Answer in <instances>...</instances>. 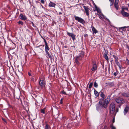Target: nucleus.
Listing matches in <instances>:
<instances>
[{
    "mask_svg": "<svg viewBox=\"0 0 129 129\" xmlns=\"http://www.w3.org/2000/svg\"><path fill=\"white\" fill-rule=\"evenodd\" d=\"M17 23L22 25H23L24 24L23 22L21 21H19L17 22Z\"/></svg>",
    "mask_w": 129,
    "mask_h": 129,
    "instance_id": "obj_26",
    "label": "nucleus"
},
{
    "mask_svg": "<svg viewBox=\"0 0 129 129\" xmlns=\"http://www.w3.org/2000/svg\"><path fill=\"white\" fill-rule=\"evenodd\" d=\"M129 27V26L127 27Z\"/></svg>",
    "mask_w": 129,
    "mask_h": 129,
    "instance_id": "obj_53",
    "label": "nucleus"
},
{
    "mask_svg": "<svg viewBox=\"0 0 129 129\" xmlns=\"http://www.w3.org/2000/svg\"><path fill=\"white\" fill-rule=\"evenodd\" d=\"M45 15H47V16H49V15H47V14H45Z\"/></svg>",
    "mask_w": 129,
    "mask_h": 129,
    "instance_id": "obj_52",
    "label": "nucleus"
},
{
    "mask_svg": "<svg viewBox=\"0 0 129 129\" xmlns=\"http://www.w3.org/2000/svg\"><path fill=\"white\" fill-rule=\"evenodd\" d=\"M64 47L66 48H68V47L67 46H64Z\"/></svg>",
    "mask_w": 129,
    "mask_h": 129,
    "instance_id": "obj_47",
    "label": "nucleus"
},
{
    "mask_svg": "<svg viewBox=\"0 0 129 129\" xmlns=\"http://www.w3.org/2000/svg\"><path fill=\"white\" fill-rule=\"evenodd\" d=\"M91 28L92 31L93 33L96 34L98 32V31L93 26Z\"/></svg>",
    "mask_w": 129,
    "mask_h": 129,
    "instance_id": "obj_17",
    "label": "nucleus"
},
{
    "mask_svg": "<svg viewBox=\"0 0 129 129\" xmlns=\"http://www.w3.org/2000/svg\"><path fill=\"white\" fill-rule=\"evenodd\" d=\"M128 7H129V4H128Z\"/></svg>",
    "mask_w": 129,
    "mask_h": 129,
    "instance_id": "obj_54",
    "label": "nucleus"
},
{
    "mask_svg": "<svg viewBox=\"0 0 129 129\" xmlns=\"http://www.w3.org/2000/svg\"><path fill=\"white\" fill-rule=\"evenodd\" d=\"M94 95H95V96H96V97H98L99 95V94L98 92L95 89H94Z\"/></svg>",
    "mask_w": 129,
    "mask_h": 129,
    "instance_id": "obj_19",
    "label": "nucleus"
},
{
    "mask_svg": "<svg viewBox=\"0 0 129 129\" xmlns=\"http://www.w3.org/2000/svg\"><path fill=\"white\" fill-rule=\"evenodd\" d=\"M113 3H110V6H111L113 5Z\"/></svg>",
    "mask_w": 129,
    "mask_h": 129,
    "instance_id": "obj_45",
    "label": "nucleus"
},
{
    "mask_svg": "<svg viewBox=\"0 0 129 129\" xmlns=\"http://www.w3.org/2000/svg\"><path fill=\"white\" fill-rule=\"evenodd\" d=\"M93 67L91 70V71L94 72L95 70H97V67L95 63L93 62Z\"/></svg>",
    "mask_w": 129,
    "mask_h": 129,
    "instance_id": "obj_7",
    "label": "nucleus"
},
{
    "mask_svg": "<svg viewBox=\"0 0 129 129\" xmlns=\"http://www.w3.org/2000/svg\"><path fill=\"white\" fill-rule=\"evenodd\" d=\"M84 52H81L80 53L79 55L76 56L75 61L76 63L77 64H78L79 63V61L82 59V58L84 56Z\"/></svg>",
    "mask_w": 129,
    "mask_h": 129,
    "instance_id": "obj_3",
    "label": "nucleus"
},
{
    "mask_svg": "<svg viewBox=\"0 0 129 129\" xmlns=\"http://www.w3.org/2000/svg\"><path fill=\"white\" fill-rule=\"evenodd\" d=\"M110 108H115V104L113 103H111L110 106Z\"/></svg>",
    "mask_w": 129,
    "mask_h": 129,
    "instance_id": "obj_20",
    "label": "nucleus"
},
{
    "mask_svg": "<svg viewBox=\"0 0 129 129\" xmlns=\"http://www.w3.org/2000/svg\"><path fill=\"white\" fill-rule=\"evenodd\" d=\"M129 110V107L126 106L125 108L123 111V113L124 115H125L127 113Z\"/></svg>",
    "mask_w": 129,
    "mask_h": 129,
    "instance_id": "obj_12",
    "label": "nucleus"
},
{
    "mask_svg": "<svg viewBox=\"0 0 129 129\" xmlns=\"http://www.w3.org/2000/svg\"><path fill=\"white\" fill-rule=\"evenodd\" d=\"M125 10H126L127 11L128 10V8L127 7H123L122 8V10L121 11H124Z\"/></svg>",
    "mask_w": 129,
    "mask_h": 129,
    "instance_id": "obj_21",
    "label": "nucleus"
},
{
    "mask_svg": "<svg viewBox=\"0 0 129 129\" xmlns=\"http://www.w3.org/2000/svg\"><path fill=\"white\" fill-rule=\"evenodd\" d=\"M121 96L123 97H129V94L125 92H123L121 93Z\"/></svg>",
    "mask_w": 129,
    "mask_h": 129,
    "instance_id": "obj_15",
    "label": "nucleus"
},
{
    "mask_svg": "<svg viewBox=\"0 0 129 129\" xmlns=\"http://www.w3.org/2000/svg\"><path fill=\"white\" fill-rule=\"evenodd\" d=\"M19 18L20 19L24 20H26L27 18L25 15H23L22 14H20L19 16Z\"/></svg>",
    "mask_w": 129,
    "mask_h": 129,
    "instance_id": "obj_10",
    "label": "nucleus"
},
{
    "mask_svg": "<svg viewBox=\"0 0 129 129\" xmlns=\"http://www.w3.org/2000/svg\"><path fill=\"white\" fill-rule=\"evenodd\" d=\"M118 71H116V72H114V73L113 75L114 76H116L118 74Z\"/></svg>",
    "mask_w": 129,
    "mask_h": 129,
    "instance_id": "obj_29",
    "label": "nucleus"
},
{
    "mask_svg": "<svg viewBox=\"0 0 129 129\" xmlns=\"http://www.w3.org/2000/svg\"><path fill=\"white\" fill-rule=\"evenodd\" d=\"M41 2L42 3L44 4L45 3V1L44 0H41Z\"/></svg>",
    "mask_w": 129,
    "mask_h": 129,
    "instance_id": "obj_39",
    "label": "nucleus"
},
{
    "mask_svg": "<svg viewBox=\"0 0 129 129\" xmlns=\"http://www.w3.org/2000/svg\"><path fill=\"white\" fill-rule=\"evenodd\" d=\"M110 101V99L107 98L105 99L103 103L101 101H100L99 104H97L96 106L97 110L98 111H100V110L103 109V108H106Z\"/></svg>",
    "mask_w": 129,
    "mask_h": 129,
    "instance_id": "obj_1",
    "label": "nucleus"
},
{
    "mask_svg": "<svg viewBox=\"0 0 129 129\" xmlns=\"http://www.w3.org/2000/svg\"><path fill=\"white\" fill-rule=\"evenodd\" d=\"M112 129H116V128L115 127L112 126L111 127Z\"/></svg>",
    "mask_w": 129,
    "mask_h": 129,
    "instance_id": "obj_44",
    "label": "nucleus"
},
{
    "mask_svg": "<svg viewBox=\"0 0 129 129\" xmlns=\"http://www.w3.org/2000/svg\"><path fill=\"white\" fill-rule=\"evenodd\" d=\"M115 101L118 104H123L125 103L124 100L122 98L120 97L117 98L115 99Z\"/></svg>",
    "mask_w": 129,
    "mask_h": 129,
    "instance_id": "obj_4",
    "label": "nucleus"
},
{
    "mask_svg": "<svg viewBox=\"0 0 129 129\" xmlns=\"http://www.w3.org/2000/svg\"><path fill=\"white\" fill-rule=\"evenodd\" d=\"M115 108H110V113L112 114H114L115 111Z\"/></svg>",
    "mask_w": 129,
    "mask_h": 129,
    "instance_id": "obj_16",
    "label": "nucleus"
},
{
    "mask_svg": "<svg viewBox=\"0 0 129 129\" xmlns=\"http://www.w3.org/2000/svg\"><path fill=\"white\" fill-rule=\"evenodd\" d=\"M74 17L75 20L79 22L82 24H84L85 23V21L83 19L78 16H76L75 15L74 16Z\"/></svg>",
    "mask_w": 129,
    "mask_h": 129,
    "instance_id": "obj_5",
    "label": "nucleus"
},
{
    "mask_svg": "<svg viewBox=\"0 0 129 129\" xmlns=\"http://www.w3.org/2000/svg\"><path fill=\"white\" fill-rule=\"evenodd\" d=\"M49 125L48 124H46L45 127V129H49Z\"/></svg>",
    "mask_w": 129,
    "mask_h": 129,
    "instance_id": "obj_27",
    "label": "nucleus"
},
{
    "mask_svg": "<svg viewBox=\"0 0 129 129\" xmlns=\"http://www.w3.org/2000/svg\"><path fill=\"white\" fill-rule=\"evenodd\" d=\"M94 86L96 88H97L98 87V84L95 81L94 83Z\"/></svg>",
    "mask_w": 129,
    "mask_h": 129,
    "instance_id": "obj_25",
    "label": "nucleus"
},
{
    "mask_svg": "<svg viewBox=\"0 0 129 129\" xmlns=\"http://www.w3.org/2000/svg\"><path fill=\"white\" fill-rule=\"evenodd\" d=\"M44 41L45 43V51L46 54L47 55L46 57L48 58H50L52 59V57L51 54H50L49 52V48L46 40L44 39Z\"/></svg>",
    "mask_w": 129,
    "mask_h": 129,
    "instance_id": "obj_2",
    "label": "nucleus"
},
{
    "mask_svg": "<svg viewBox=\"0 0 129 129\" xmlns=\"http://www.w3.org/2000/svg\"><path fill=\"white\" fill-rule=\"evenodd\" d=\"M39 84L42 87H45L46 85L45 81L44 80H40L39 81Z\"/></svg>",
    "mask_w": 129,
    "mask_h": 129,
    "instance_id": "obj_6",
    "label": "nucleus"
},
{
    "mask_svg": "<svg viewBox=\"0 0 129 129\" xmlns=\"http://www.w3.org/2000/svg\"><path fill=\"white\" fill-rule=\"evenodd\" d=\"M126 27V26H124L120 27L119 28L120 30H122V31H124L125 30V28Z\"/></svg>",
    "mask_w": 129,
    "mask_h": 129,
    "instance_id": "obj_24",
    "label": "nucleus"
},
{
    "mask_svg": "<svg viewBox=\"0 0 129 129\" xmlns=\"http://www.w3.org/2000/svg\"><path fill=\"white\" fill-rule=\"evenodd\" d=\"M63 100V99L62 98H61L60 100V103L61 104H62L63 103L62 101Z\"/></svg>",
    "mask_w": 129,
    "mask_h": 129,
    "instance_id": "obj_36",
    "label": "nucleus"
},
{
    "mask_svg": "<svg viewBox=\"0 0 129 129\" xmlns=\"http://www.w3.org/2000/svg\"><path fill=\"white\" fill-rule=\"evenodd\" d=\"M59 14H61V12H60L59 13Z\"/></svg>",
    "mask_w": 129,
    "mask_h": 129,
    "instance_id": "obj_51",
    "label": "nucleus"
},
{
    "mask_svg": "<svg viewBox=\"0 0 129 129\" xmlns=\"http://www.w3.org/2000/svg\"><path fill=\"white\" fill-rule=\"evenodd\" d=\"M91 91H89V93H89V94H90V93H91Z\"/></svg>",
    "mask_w": 129,
    "mask_h": 129,
    "instance_id": "obj_50",
    "label": "nucleus"
},
{
    "mask_svg": "<svg viewBox=\"0 0 129 129\" xmlns=\"http://www.w3.org/2000/svg\"><path fill=\"white\" fill-rule=\"evenodd\" d=\"M67 34L69 36L71 37L73 41L76 39L75 36L73 33L67 32Z\"/></svg>",
    "mask_w": 129,
    "mask_h": 129,
    "instance_id": "obj_9",
    "label": "nucleus"
},
{
    "mask_svg": "<svg viewBox=\"0 0 129 129\" xmlns=\"http://www.w3.org/2000/svg\"><path fill=\"white\" fill-rule=\"evenodd\" d=\"M117 64L118 66V67L120 68V69L121 68V65H120V64L119 63H118Z\"/></svg>",
    "mask_w": 129,
    "mask_h": 129,
    "instance_id": "obj_35",
    "label": "nucleus"
},
{
    "mask_svg": "<svg viewBox=\"0 0 129 129\" xmlns=\"http://www.w3.org/2000/svg\"><path fill=\"white\" fill-rule=\"evenodd\" d=\"M54 70H55V69H54L53 70V71H54Z\"/></svg>",
    "mask_w": 129,
    "mask_h": 129,
    "instance_id": "obj_55",
    "label": "nucleus"
},
{
    "mask_svg": "<svg viewBox=\"0 0 129 129\" xmlns=\"http://www.w3.org/2000/svg\"><path fill=\"white\" fill-rule=\"evenodd\" d=\"M109 1L110 2V3H114V0H109Z\"/></svg>",
    "mask_w": 129,
    "mask_h": 129,
    "instance_id": "obj_43",
    "label": "nucleus"
},
{
    "mask_svg": "<svg viewBox=\"0 0 129 129\" xmlns=\"http://www.w3.org/2000/svg\"><path fill=\"white\" fill-rule=\"evenodd\" d=\"M62 94H66V92L64 91H62Z\"/></svg>",
    "mask_w": 129,
    "mask_h": 129,
    "instance_id": "obj_38",
    "label": "nucleus"
},
{
    "mask_svg": "<svg viewBox=\"0 0 129 129\" xmlns=\"http://www.w3.org/2000/svg\"><path fill=\"white\" fill-rule=\"evenodd\" d=\"M41 6H42V8L44 9V10H45V11H46L47 12L48 11V10L47 9H46V8H45L44 7H43V6L42 5H41Z\"/></svg>",
    "mask_w": 129,
    "mask_h": 129,
    "instance_id": "obj_32",
    "label": "nucleus"
},
{
    "mask_svg": "<svg viewBox=\"0 0 129 129\" xmlns=\"http://www.w3.org/2000/svg\"><path fill=\"white\" fill-rule=\"evenodd\" d=\"M99 15L100 17L102 18H103L104 17V16L102 14H99Z\"/></svg>",
    "mask_w": 129,
    "mask_h": 129,
    "instance_id": "obj_33",
    "label": "nucleus"
},
{
    "mask_svg": "<svg viewBox=\"0 0 129 129\" xmlns=\"http://www.w3.org/2000/svg\"><path fill=\"white\" fill-rule=\"evenodd\" d=\"M119 0H115V3H118L119 2Z\"/></svg>",
    "mask_w": 129,
    "mask_h": 129,
    "instance_id": "obj_42",
    "label": "nucleus"
},
{
    "mask_svg": "<svg viewBox=\"0 0 129 129\" xmlns=\"http://www.w3.org/2000/svg\"><path fill=\"white\" fill-rule=\"evenodd\" d=\"M31 24L33 27H35L36 28H37V27L35 25L34 23L33 22H31Z\"/></svg>",
    "mask_w": 129,
    "mask_h": 129,
    "instance_id": "obj_28",
    "label": "nucleus"
},
{
    "mask_svg": "<svg viewBox=\"0 0 129 129\" xmlns=\"http://www.w3.org/2000/svg\"><path fill=\"white\" fill-rule=\"evenodd\" d=\"M92 85H93V83H92V82L89 85V88H91Z\"/></svg>",
    "mask_w": 129,
    "mask_h": 129,
    "instance_id": "obj_30",
    "label": "nucleus"
},
{
    "mask_svg": "<svg viewBox=\"0 0 129 129\" xmlns=\"http://www.w3.org/2000/svg\"><path fill=\"white\" fill-rule=\"evenodd\" d=\"M128 1H129V0H128Z\"/></svg>",
    "mask_w": 129,
    "mask_h": 129,
    "instance_id": "obj_57",
    "label": "nucleus"
},
{
    "mask_svg": "<svg viewBox=\"0 0 129 129\" xmlns=\"http://www.w3.org/2000/svg\"><path fill=\"white\" fill-rule=\"evenodd\" d=\"M112 84V83H109V85H110L111 84Z\"/></svg>",
    "mask_w": 129,
    "mask_h": 129,
    "instance_id": "obj_49",
    "label": "nucleus"
},
{
    "mask_svg": "<svg viewBox=\"0 0 129 129\" xmlns=\"http://www.w3.org/2000/svg\"><path fill=\"white\" fill-rule=\"evenodd\" d=\"M43 47H44V45H43Z\"/></svg>",
    "mask_w": 129,
    "mask_h": 129,
    "instance_id": "obj_56",
    "label": "nucleus"
},
{
    "mask_svg": "<svg viewBox=\"0 0 129 129\" xmlns=\"http://www.w3.org/2000/svg\"><path fill=\"white\" fill-rule=\"evenodd\" d=\"M83 7L85 11L86 15L88 16L89 15V7L84 6H83Z\"/></svg>",
    "mask_w": 129,
    "mask_h": 129,
    "instance_id": "obj_8",
    "label": "nucleus"
},
{
    "mask_svg": "<svg viewBox=\"0 0 129 129\" xmlns=\"http://www.w3.org/2000/svg\"><path fill=\"white\" fill-rule=\"evenodd\" d=\"M118 3H114V6L115 8L117 10H118L119 9V7L118 4Z\"/></svg>",
    "mask_w": 129,
    "mask_h": 129,
    "instance_id": "obj_18",
    "label": "nucleus"
},
{
    "mask_svg": "<svg viewBox=\"0 0 129 129\" xmlns=\"http://www.w3.org/2000/svg\"><path fill=\"white\" fill-rule=\"evenodd\" d=\"M2 120H3L4 121V122H5L6 123V120L5 119H4V118H2Z\"/></svg>",
    "mask_w": 129,
    "mask_h": 129,
    "instance_id": "obj_40",
    "label": "nucleus"
},
{
    "mask_svg": "<svg viewBox=\"0 0 129 129\" xmlns=\"http://www.w3.org/2000/svg\"><path fill=\"white\" fill-rule=\"evenodd\" d=\"M115 62L116 63V64H117L119 63V62H118V59L115 60Z\"/></svg>",
    "mask_w": 129,
    "mask_h": 129,
    "instance_id": "obj_34",
    "label": "nucleus"
},
{
    "mask_svg": "<svg viewBox=\"0 0 129 129\" xmlns=\"http://www.w3.org/2000/svg\"><path fill=\"white\" fill-rule=\"evenodd\" d=\"M126 60L127 63L129 65V60H128L127 58L126 59Z\"/></svg>",
    "mask_w": 129,
    "mask_h": 129,
    "instance_id": "obj_37",
    "label": "nucleus"
},
{
    "mask_svg": "<svg viewBox=\"0 0 129 129\" xmlns=\"http://www.w3.org/2000/svg\"><path fill=\"white\" fill-rule=\"evenodd\" d=\"M108 127L107 126H105L104 127V129H107Z\"/></svg>",
    "mask_w": 129,
    "mask_h": 129,
    "instance_id": "obj_41",
    "label": "nucleus"
},
{
    "mask_svg": "<svg viewBox=\"0 0 129 129\" xmlns=\"http://www.w3.org/2000/svg\"><path fill=\"white\" fill-rule=\"evenodd\" d=\"M28 75L29 76H30L31 75V74L30 73H28Z\"/></svg>",
    "mask_w": 129,
    "mask_h": 129,
    "instance_id": "obj_48",
    "label": "nucleus"
},
{
    "mask_svg": "<svg viewBox=\"0 0 129 129\" xmlns=\"http://www.w3.org/2000/svg\"><path fill=\"white\" fill-rule=\"evenodd\" d=\"M121 12L122 15L125 17H128L129 16V13L124 11H121Z\"/></svg>",
    "mask_w": 129,
    "mask_h": 129,
    "instance_id": "obj_11",
    "label": "nucleus"
},
{
    "mask_svg": "<svg viewBox=\"0 0 129 129\" xmlns=\"http://www.w3.org/2000/svg\"><path fill=\"white\" fill-rule=\"evenodd\" d=\"M126 47L129 50V46H128V45H127V46H126Z\"/></svg>",
    "mask_w": 129,
    "mask_h": 129,
    "instance_id": "obj_46",
    "label": "nucleus"
},
{
    "mask_svg": "<svg viewBox=\"0 0 129 129\" xmlns=\"http://www.w3.org/2000/svg\"><path fill=\"white\" fill-rule=\"evenodd\" d=\"M48 6L50 7H53L55 8V6H56V5L55 3L50 1V3H49Z\"/></svg>",
    "mask_w": 129,
    "mask_h": 129,
    "instance_id": "obj_13",
    "label": "nucleus"
},
{
    "mask_svg": "<svg viewBox=\"0 0 129 129\" xmlns=\"http://www.w3.org/2000/svg\"><path fill=\"white\" fill-rule=\"evenodd\" d=\"M45 108H44L43 109H41V112L43 114L45 113Z\"/></svg>",
    "mask_w": 129,
    "mask_h": 129,
    "instance_id": "obj_23",
    "label": "nucleus"
},
{
    "mask_svg": "<svg viewBox=\"0 0 129 129\" xmlns=\"http://www.w3.org/2000/svg\"><path fill=\"white\" fill-rule=\"evenodd\" d=\"M100 96L102 98V99H101V100L103 101L105 98V95L102 92H100Z\"/></svg>",
    "mask_w": 129,
    "mask_h": 129,
    "instance_id": "obj_14",
    "label": "nucleus"
},
{
    "mask_svg": "<svg viewBox=\"0 0 129 129\" xmlns=\"http://www.w3.org/2000/svg\"><path fill=\"white\" fill-rule=\"evenodd\" d=\"M104 57L106 60H107V61H108L109 58L106 54H104Z\"/></svg>",
    "mask_w": 129,
    "mask_h": 129,
    "instance_id": "obj_22",
    "label": "nucleus"
},
{
    "mask_svg": "<svg viewBox=\"0 0 129 129\" xmlns=\"http://www.w3.org/2000/svg\"><path fill=\"white\" fill-rule=\"evenodd\" d=\"M113 57L114 58V59H115V60L118 59V57H117L116 56L114 55H113Z\"/></svg>",
    "mask_w": 129,
    "mask_h": 129,
    "instance_id": "obj_31",
    "label": "nucleus"
}]
</instances>
